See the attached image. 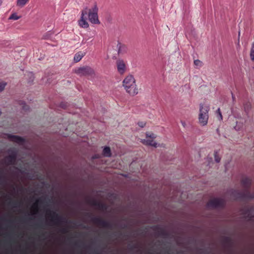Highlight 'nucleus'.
Returning <instances> with one entry per match:
<instances>
[{
  "label": "nucleus",
  "instance_id": "f8f14e48",
  "mask_svg": "<svg viewBox=\"0 0 254 254\" xmlns=\"http://www.w3.org/2000/svg\"><path fill=\"white\" fill-rule=\"evenodd\" d=\"M16 160V154L15 153H12L4 158V163L7 165H13L15 163Z\"/></svg>",
  "mask_w": 254,
  "mask_h": 254
},
{
  "label": "nucleus",
  "instance_id": "9d476101",
  "mask_svg": "<svg viewBox=\"0 0 254 254\" xmlns=\"http://www.w3.org/2000/svg\"><path fill=\"white\" fill-rule=\"evenodd\" d=\"M75 72L80 75H91L94 73V70L89 66L80 67Z\"/></svg>",
  "mask_w": 254,
  "mask_h": 254
},
{
  "label": "nucleus",
  "instance_id": "dca6fc26",
  "mask_svg": "<svg viewBox=\"0 0 254 254\" xmlns=\"http://www.w3.org/2000/svg\"><path fill=\"white\" fill-rule=\"evenodd\" d=\"M84 55L85 54L81 52L76 53L74 57V61L76 63L79 62L82 57H84Z\"/></svg>",
  "mask_w": 254,
  "mask_h": 254
},
{
  "label": "nucleus",
  "instance_id": "a211bd4d",
  "mask_svg": "<svg viewBox=\"0 0 254 254\" xmlns=\"http://www.w3.org/2000/svg\"><path fill=\"white\" fill-rule=\"evenodd\" d=\"M29 0H17L16 4L20 7H23L29 2Z\"/></svg>",
  "mask_w": 254,
  "mask_h": 254
},
{
  "label": "nucleus",
  "instance_id": "393cba45",
  "mask_svg": "<svg viewBox=\"0 0 254 254\" xmlns=\"http://www.w3.org/2000/svg\"><path fill=\"white\" fill-rule=\"evenodd\" d=\"M39 202L42 203V200H41V199H38V200H37V201H36V203H35L33 204V206H32V208H33V209H36L37 210V208L38 203Z\"/></svg>",
  "mask_w": 254,
  "mask_h": 254
},
{
  "label": "nucleus",
  "instance_id": "ddd939ff",
  "mask_svg": "<svg viewBox=\"0 0 254 254\" xmlns=\"http://www.w3.org/2000/svg\"><path fill=\"white\" fill-rule=\"evenodd\" d=\"M9 138L11 141L17 143H23L25 141L23 137L15 135H10Z\"/></svg>",
  "mask_w": 254,
  "mask_h": 254
},
{
  "label": "nucleus",
  "instance_id": "4be33fe9",
  "mask_svg": "<svg viewBox=\"0 0 254 254\" xmlns=\"http://www.w3.org/2000/svg\"><path fill=\"white\" fill-rule=\"evenodd\" d=\"M216 114L218 120H219V121L222 120L223 117L220 111V109L219 108H218L216 111Z\"/></svg>",
  "mask_w": 254,
  "mask_h": 254
},
{
  "label": "nucleus",
  "instance_id": "f03ea898",
  "mask_svg": "<svg viewBox=\"0 0 254 254\" xmlns=\"http://www.w3.org/2000/svg\"><path fill=\"white\" fill-rule=\"evenodd\" d=\"M123 86L126 91L131 96H134L138 93L135 81L131 75L127 76L123 82Z\"/></svg>",
  "mask_w": 254,
  "mask_h": 254
},
{
  "label": "nucleus",
  "instance_id": "b1692460",
  "mask_svg": "<svg viewBox=\"0 0 254 254\" xmlns=\"http://www.w3.org/2000/svg\"><path fill=\"white\" fill-rule=\"evenodd\" d=\"M194 64H195V65H196L197 66H202V62L198 60H194Z\"/></svg>",
  "mask_w": 254,
  "mask_h": 254
},
{
  "label": "nucleus",
  "instance_id": "4468645a",
  "mask_svg": "<svg viewBox=\"0 0 254 254\" xmlns=\"http://www.w3.org/2000/svg\"><path fill=\"white\" fill-rule=\"evenodd\" d=\"M153 230H157L158 231V234L159 235L167 237L168 236V233L163 228L160 227L158 226H155L153 228Z\"/></svg>",
  "mask_w": 254,
  "mask_h": 254
},
{
  "label": "nucleus",
  "instance_id": "2eb2a0df",
  "mask_svg": "<svg viewBox=\"0 0 254 254\" xmlns=\"http://www.w3.org/2000/svg\"><path fill=\"white\" fill-rule=\"evenodd\" d=\"M118 53L119 54H123L127 52V48L126 45H123L121 43H119L118 44Z\"/></svg>",
  "mask_w": 254,
  "mask_h": 254
},
{
  "label": "nucleus",
  "instance_id": "f3484780",
  "mask_svg": "<svg viewBox=\"0 0 254 254\" xmlns=\"http://www.w3.org/2000/svg\"><path fill=\"white\" fill-rule=\"evenodd\" d=\"M103 154L106 157H110L111 155V149L109 147H105L103 150Z\"/></svg>",
  "mask_w": 254,
  "mask_h": 254
},
{
  "label": "nucleus",
  "instance_id": "1a4fd4ad",
  "mask_svg": "<svg viewBox=\"0 0 254 254\" xmlns=\"http://www.w3.org/2000/svg\"><path fill=\"white\" fill-rule=\"evenodd\" d=\"M47 213L51 218V221L54 224L59 225L62 222V217L56 212L48 210Z\"/></svg>",
  "mask_w": 254,
  "mask_h": 254
},
{
  "label": "nucleus",
  "instance_id": "c85d7f7f",
  "mask_svg": "<svg viewBox=\"0 0 254 254\" xmlns=\"http://www.w3.org/2000/svg\"><path fill=\"white\" fill-rule=\"evenodd\" d=\"M224 242L226 244H229L231 242V239L229 237H225L224 238Z\"/></svg>",
  "mask_w": 254,
  "mask_h": 254
},
{
  "label": "nucleus",
  "instance_id": "c756f323",
  "mask_svg": "<svg viewBox=\"0 0 254 254\" xmlns=\"http://www.w3.org/2000/svg\"><path fill=\"white\" fill-rule=\"evenodd\" d=\"M146 123L144 122H139L138 123V125L141 127H143L145 126Z\"/></svg>",
  "mask_w": 254,
  "mask_h": 254
},
{
  "label": "nucleus",
  "instance_id": "20e7f679",
  "mask_svg": "<svg viewBox=\"0 0 254 254\" xmlns=\"http://www.w3.org/2000/svg\"><path fill=\"white\" fill-rule=\"evenodd\" d=\"M98 8L95 5L92 9H88V16L90 22L93 24L100 23L98 16Z\"/></svg>",
  "mask_w": 254,
  "mask_h": 254
},
{
  "label": "nucleus",
  "instance_id": "7c9ffc66",
  "mask_svg": "<svg viewBox=\"0 0 254 254\" xmlns=\"http://www.w3.org/2000/svg\"><path fill=\"white\" fill-rule=\"evenodd\" d=\"M22 109H23V110L26 111H28L29 109V107L28 105L24 104L22 106Z\"/></svg>",
  "mask_w": 254,
  "mask_h": 254
},
{
  "label": "nucleus",
  "instance_id": "9b49d317",
  "mask_svg": "<svg viewBox=\"0 0 254 254\" xmlns=\"http://www.w3.org/2000/svg\"><path fill=\"white\" fill-rule=\"evenodd\" d=\"M116 66L118 72L120 74H124L127 70L126 63L123 60H118L116 61Z\"/></svg>",
  "mask_w": 254,
  "mask_h": 254
},
{
  "label": "nucleus",
  "instance_id": "2f4dec72",
  "mask_svg": "<svg viewBox=\"0 0 254 254\" xmlns=\"http://www.w3.org/2000/svg\"><path fill=\"white\" fill-rule=\"evenodd\" d=\"M61 232H62L63 233L65 234V233H67V231L66 229H65V228H63V229H62L61 230Z\"/></svg>",
  "mask_w": 254,
  "mask_h": 254
},
{
  "label": "nucleus",
  "instance_id": "423d86ee",
  "mask_svg": "<svg viewBox=\"0 0 254 254\" xmlns=\"http://www.w3.org/2000/svg\"><path fill=\"white\" fill-rule=\"evenodd\" d=\"M91 221L94 224L103 228L112 229V224L110 222L100 217H93L91 219Z\"/></svg>",
  "mask_w": 254,
  "mask_h": 254
},
{
  "label": "nucleus",
  "instance_id": "aec40b11",
  "mask_svg": "<svg viewBox=\"0 0 254 254\" xmlns=\"http://www.w3.org/2000/svg\"><path fill=\"white\" fill-rule=\"evenodd\" d=\"M20 18V16H18L16 13L12 14L9 17V19L18 20Z\"/></svg>",
  "mask_w": 254,
  "mask_h": 254
},
{
  "label": "nucleus",
  "instance_id": "f704fd0d",
  "mask_svg": "<svg viewBox=\"0 0 254 254\" xmlns=\"http://www.w3.org/2000/svg\"><path fill=\"white\" fill-rule=\"evenodd\" d=\"M182 125H183V126L184 127H185V123H183V122H182Z\"/></svg>",
  "mask_w": 254,
  "mask_h": 254
},
{
  "label": "nucleus",
  "instance_id": "0eeeda50",
  "mask_svg": "<svg viewBox=\"0 0 254 254\" xmlns=\"http://www.w3.org/2000/svg\"><path fill=\"white\" fill-rule=\"evenodd\" d=\"M156 137V135L155 134L151 132H147L146 133V139L142 140V142L144 145L157 147V143L153 140V139Z\"/></svg>",
  "mask_w": 254,
  "mask_h": 254
},
{
  "label": "nucleus",
  "instance_id": "7ed1b4c3",
  "mask_svg": "<svg viewBox=\"0 0 254 254\" xmlns=\"http://www.w3.org/2000/svg\"><path fill=\"white\" fill-rule=\"evenodd\" d=\"M209 110L210 108L208 106L200 104L198 119V123L201 126H204L207 124Z\"/></svg>",
  "mask_w": 254,
  "mask_h": 254
},
{
  "label": "nucleus",
  "instance_id": "5701e85b",
  "mask_svg": "<svg viewBox=\"0 0 254 254\" xmlns=\"http://www.w3.org/2000/svg\"><path fill=\"white\" fill-rule=\"evenodd\" d=\"M89 202L92 205L98 207L100 202L98 201L97 200L95 199H92Z\"/></svg>",
  "mask_w": 254,
  "mask_h": 254
},
{
  "label": "nucleus",
  "instance_id": "bb28decb",
  "mask_svg": "<svg viewBox=\"0 0 254 254\" xmlns=\"http://www.w3.org/2000/svg\"><path fill=\"white\" fill-rule=\"evenodd\" d=\"M18 202L17 201H12V202H9L8 204L11 205L14 208H16L17 207V204Z\"/></svg>",
  "mask_w": 254,
  "mask_h": 254
},
{
  "label": "nucleus",
  "instance_id": "473e14b6",
  "mask_svg": "<svg viewBox=\"0 0 254 254\" xmlns=\"http://www.w3.org/2000/svg\"><path fill=\"white\" fill-rule=\"evenodd\" d=\"M244 108H245V110L246 111L248 110L249 108V105L248 104H246V105H245Z\"/></svg>",
  "mask_w": 254,
  "mask_h": 254
},
{
  "label": "nucleus",
  "instance_id": "412c9836",
  "mask_svg": "<svg viewBox=\"0 0 254 254\" xmlns=\"http://www.w3.org/2000/svg\"><path fill=\"white\" fill-rule=\"evenodd\" d=\"M250 57L251 60L254 61V42L252 45V49L251 50Z\"/></svg>",
  "mask_w": 254,
  "mask_h": 254
},
{
  "label": "nucleus",
  "instance_id": "c9c22d12",
  "mask_svg": "<svg viewBox=\"0 0 254 254\" xmlns=\"http://www.w3.org/2000/svg\"><path fill=\"white\" fill-rule=\"evenodd\" d=\"M89 214V213H86V215H88Z\"/></svg>",
  "mask_w": 254,
  "mask_h": 254
},
{
  "label": "nucleus",
  "instance_id": "6ab92c4d",
  "mask_svg": "<svg viewBox=\"0 0 254 254\" xmlns=\"http://www.w3.org/2000/svg\"><path fill=\"white\" fill-rule=\"evenodd\" d=\"M98 208L103 211L106 210L107 209V205L106 204L100 202L99 206H98Z\"/></svg>",
  "mask_w": 254,
  "mask_h": 254
},
{
  "label": "nucleus",
  "instance_id": "a878e982",
  "mask_svg": "<svg viewBox=\"0 0 254 254\" xmlns=\"http://www.w3.org/2000/svg\"><path fill=\"white\" fill-rule=\"evenodd\" d=\"M5 85L6 84L5 83L0 82V92L2 91L4 89Z\"/></svg>",
  "mask_w": 254,
  "mask_h": 254
},
{
  "label": "nucleus",
  "instance_id": "39448f33",
  "mask_svg": "<svg viewBox=\"0 0 254 254\" xmlns=\"http://www.w3.org/2000/svg\"><path fill=\"white\" fill-rule=\"evenodd\" d=\"M207 206L213 208H223L225 205L224 199L220 198H214L207 202Z\"/></svg>",
  "mask_w": 254,
  "mask_h": 254
},
{
  "label": "nucleus",
  "instance_id": "e433bc0d",
  "mask_svg": "<svg viewBox=\"0 0 254 254\" xmlns=\"http://www.w3.org/2000/svg\"><path fill=\"white\" fill-rule=\"evenodd\" d=\"M2 178V177H1V176H0V178Z\"/></svg>",
  "mask_w": 254,
  "mask_h": 254
},
{
  "label": "nucleus",
  "instance_id": "f257e3e1",
  "mask_svg": "<svg viewBox=\"0 0 254 254\" xmlns=\"http://www.w3.org/2000/svg\"><path fill=\"white\" fill-rule=\"evenodd\" d=\"M241 183L245 190L244 191L235 190L233 192V195L235 199L239 200H246L254 198V194L251 193L249 189L251 184V181L248 178H243Z\"/></svg>",
  "mask_w": 254,
  "mask_h": 254
},
{
  "label": "nucleus",
  "instance_id": "cd10ccee",
  "mask_svg": "<svg viewBox=\"0 0 254 254\" xmlns=\"http://www.w3.org/2000/svg\"><path fill=\"white\" fill-rule=\"evenodd\" d=\"M215 160L216 162L218 163L220 161V158L217 155V153L214 154Z\"/></svg>",
  "mask_w": 254,
  "mask_h": 254
},
{
  "label": "nucleus",
  "instance_id": "6e6552de",
  "mask_svg": "<svg viewBox=\"0 0 254 254\" xmlns=\"http://www.w3.org/2000/svg\"><path fill=\"white\" fill-rule=\"evenodd\" d=\"M88 12V8H85L82 10L80 19L78 21L79 25L84 28L89 27V24L87 21V15Z\"/></svg>",
  "mask_w": 254,
  "mask_h": 254
},
{
  "label": "nucleus",
  "instance_id": "72a5a7b5",
  "mask_svg": "<svg viewBox=\"0 0 254 254\" xmlns=\"http://www.w3.org/2000/svg\"><path fill=\"white\" fill-rule=\"evenodd\" d=\"M29 75H30L31 77H32L33 78V74L32 73H29Z\"/></svg>",
  "mask_w": 254,
  "mask_h": 254
}]
</instances>
